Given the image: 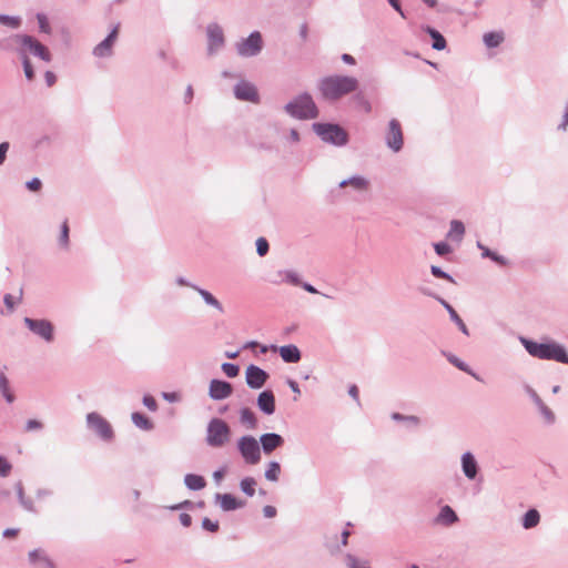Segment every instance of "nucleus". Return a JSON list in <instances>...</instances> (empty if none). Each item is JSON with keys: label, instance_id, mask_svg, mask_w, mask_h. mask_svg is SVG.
Returning <instances> with one entry per match:
<instances>
[{"label": "nucleus", "instance_id": "1", "mask_svg": "<svg viewBox=\"0 0 568 568\" xmlns=\"http://www.w3.org/2000/svg\"><path fill=\"white\" fill-rule=\"evenodd\" d=\"M358 82L353 77L332 75L324 78L320 82V91L327 100H338L342 97L354 92Z\"/></svg>", "mask_w": 568, "mask_h": 568}, {"label": "nucleus", "instance_id": "2", "mask_svg": "<svg viewBox=\"0 0 568 568\" xmlns=\"http://www.w3.org/2000/svg\"><path fill=\"white\" fill-rule=\"evenodd\" d=\"M527 352L540 359H552L562 364H568V355L565 348L556 343H537L523 339Z\"/></svg>", "mask_w": 568, "mask_h": 568}, {"label": "nucleus", "instance_id": "3", "mask_svg": "<svg viewBox=\"0 0 568 568\" xmlns=\"http://www.w3.org/2000/svg\"><path fill=\"white\" fill-rule=\"evenodd\" d=\"M285 109L287 113L298 119H314L317 116V108L308 94L296 98Z\"/></svg>", "mask_w": 568, "mask_h": 568}, {"label": "nucleus", "instance_id": "4", "mask_svg": "<svg viewBox=\"0 0 568 568\" xmlns=\"http://www.w3.org/2000/svg\"><path fill=\"white\" fill-rule=\"evenodd\" d=\"M230 427L227 424L220 419L214 418L210 422L207 427V443L213 447H221L230 439Z\"/></svg>", "mask_w": 568, "mask_h": 568}, {"label": "nucleus", "instance_id": "5", "mask_svg": "<svg viewBox=\"0 0 568 568\" xmlns=\"http://www.w3.org/2000/svg\"><path fill=\"white\" fill-rule=\"evenodd\" d=\"M313 129L325 142L343 145L347 142V133L337 124L314 123Z\"/></svg>", "mask_w": 568, "mask_h": 568}, {"label": "nucleus", "instance_id": "6", "mask_svg": "<svg viewBox=\"0 0 568 568\" xmlns=\"http://www.w3.org/2000/svg\"><path fill=\"white\" fill-rule=\"evenodd\" d=\"M14 40L22 45L21 54L22 52H31L34 55L41 58L42 60L49 62L51 60V54L47 47H44L42 43H40L34 38L27 36V34H17L14 37Z\"/></svg>", "mask_w": 568, "mask_h": 568}, {"label": "nucleus", "instance_id": "7", "mask_svg": "<svg viewBox=\"0 0 568 568\" xmlns=\"http://www.w3.org/2000/svg\"><path fill=\"white\" fill-rule=\"evenodd\" d=\"M239 449L247 464L255 465L261 459L257 440L252 436H244L239 440Z\"/></svg>", "mask_w": 568, "mask_h": 568}, {"label": "nucleus", "instance_id": "8", "mask_svg": "<svg viewBox=\"0 0 568 568\" xmlns=\"http://www.w3.org/2000/svg\"><path fill=\"white\" fill-rule=\"evenodd\" d=\"M88 425L104 440L113 437V429L110 423L98 413H90L87 416Z\"/></svg>", "mask_w": 568, "mask_h": 568}, {"label": "nucleus", "instance_id": "9", "mask_svg": "<svg viewBox=\"0 0 568 568\" xmlns=\"http://www.w3.org/2000/svg\"><path fill=\"white\" fill-rule=\"evenodd\" d=\"M24 324L30 331L44 338L47 342L53 339V325L49 321L26 317Z\"/></svg>", "mask_w": 568, "mask_h": 568}, {"label": "nucleus", "instance_id": "10", "mask_svg": "<svg viewBox=\"0 0 568 568\" xmlns=\"http://www.w3.org/2000/svg\"><path fill=\"white\" fill-rule=\"evenodd\" d=\"M262 49V37L260 32H253L251 36L243 40L237 45V51L241 55L252 57L257 54Z\"/></svg>", "mask_w": 568, "mask_h": 568}, {"label": "nucleus", "instance_id": "11", "mask_svg": "<svg viewBox=\"0 0 568 568\" xmlns=\"http://www.w3.org/2000/svg\"><path fill=\"white\" fill-rule=\"evenodd\" d=\"M387 145L395 152H398L403 146V131L400 123L393 119L389 122V129L386 135Z\"/></svg>", "mask_w": 568, "mask_h": 568}, {"label": "nucleus", "instance_id": "12", "mask_svg": "<svg viewBox=\"0 0 568 568\" xmlns=\"http://www.w3.org/2000/svg\"><path fill=\"white\" fill-rule=\"evenodd\" d=\"M267 377V373L255 365H250L246 368V383L252 388H261Z\"/></svg>", "mask_w": 568, "mask_h": 568}, {"label": "nucleus", "instance_id": "13", "mask_svg": "<svg viewBox=\"0 0 568 568\" xmlns=\"http://www.w3.org/2000/svg\"><path fill=\"white\" fill-rule=\"evenodd\" d=\"M207 37L210 53H213L215 50L220 49L224 43L223 30L217 24H210L207 27Z\"/></svg>", "mask_w": 568, "mask_h": 568}, {"label": "nucleus", "instance_id": "14", "mask_svg": "<svg viewBox=\"0 0 568 568\" xmlns=\"http://www.w3.org/2000/svg\"><path fill=\"white\" fill-rule=\"evenodd\" d=\"M232 394V386L227 382L214 379L210 384V396L214 399H224Z\"/></svg>", "mask_w": 568, "mask_h": 568}, {"label": "nucleus", "instance_id": "15", "mask_svg": "<svg viewBox=\"0 0 568 568\" xmlns=\"http://www.w3.org/2000/svg\"><path fill=\"white\" fill-rule=\"evenodd\" d=\"M119 33V26H116L112 32L100 42L93 50L94 55L97 57H106L111 54L112 45L115 42Z\"/></svg>", "mask_w": 568, "mask_h": 568}, {"label": "nucleus", "instance_id": "16", "mask_svg": "<svg viewBox=\"0 0 568 568\" xmlns=\"http://www.w3.org/2000/svg\"><path fill=\"white\" fill-rule=\"evenodd\" d=\"M235 95L240 100L251 102L257 101V91L255 87L248 82H240L235 87Z\"/></svg>", "mask_w": 568, "mask_h": 568}, {"label": "nucleus", "instance_id": "17", "mask_svg": "<svg viewBox=\"0 0 568 568\" xmlns=\"http://www.w3.org/2000/svg\"><path fill=\"white\" fill-rule=\"evenodd\" d=\"M262 448L265 454H271L274 449L281 447L284 444L282 436L270 433L261 436Z\"/></svg>", "mask_w": 568, "mask_h": 568}, {"label": "nucleus", "instance_id": "18", "mask_svg": "<svg viewBox=\"0 0 568 568\" xmlns=\"http://www.w3.org/2000/svg\"><path fill=\"white\" fill-rule=\"evenodd\" d=\"M257 405L265 414L271 415L275 410V398L271 390H264L258 395Z\"/></svg>", "mask_w": 568, "mask_h": 568}, {"label": "nucleus", "instance_id": "19", "mask_svg": "<svg viewBox=\"0 0 568 568\" xmlns=\"http://www.w3.org/2000/svg\"><path fill=\"white\" fill-rule=\"evenodd\" d=\"M216 499L220 501V506L223 510L230 511L244 506V501L235 498L231 494H217Z\"/></svg>", "mask_w": 568, "mask_h": 568}, {"label": "nucleus", "instance_id": "20", "mask_svg": "<svg viewBox=\"0 0 568 568\" xmlns=\"http://www.w3.org/2000/svg\"><path fill=\"white\" fill-rule=\"evenodd\" d=\"M282 359L286 363H297L301 359L300 349L295 345H285L278 349Z\"/></svg>", "mask_w": 568, "mask_h": 568}, {"label": "nucleus", "instance_id": "21", "mask_svg": "<svg viewBox=\"0 0 568 568\" xmlns=\"http://www.w3.org/2000/svg\"><path fill=\"white\" fill-rule=\"evenodd\" d=\"M462 462L465 475L470 479L475 478L477 474V463L474 456L470 453H466L463 455Z\"/></svg>", "mask_w": 568, "mask_h": 568}, {"label": "nucleus", "instance_id": "22", "mask_svg": "<svg viewBox=\"0 0 568 568\" xmlns=\"http://www.w3.org/2000/svg\"><path fill=\"white\" fill-rule=\"evenodd\" d=\"M437 520L444 525H452L458 520L457 515L455 511L449 507L445 506L442 508Z\"/></svg>", "mask_w": 568, "mask_h": 568}, {"label": "nucleus", "instance_id": "23", "mask_svg": "<svg viewBox=\"0 0 568 568\" xmlns=\"http://www.w3.org/2000/svg\"><path fill=\"white\" fill-rule=\"evenodd\" d=\"M185 485L193 490H200L205 487L206 481L200 475L189 474L185 476Z\"/></svg>", "mask_w": 568, "mask_h": 568}, {"label": "nucleus", "instance_id": "24", "mask_svg": "<svg viewBox=\"0 0 568 568\" xmlns=\"http://www.w3.org/2000/svg\"><path fill=\"white\" fill-rule=\"evenodd\" d=\"M339 185H341V187H345L347 185H351V186H353L356 190L364 191V190H367L368 182L364 178L354 176V178H352L349 180H345V181L341 182Z\"/></svg>", "mask_w": 568, "mask_h": 568}, {"label": "nucleus", "instance_id": "25", "mask_svg": "<svg viewBox=\"0 0 568 568\" xmlns=\"http://www.w3.org/2000/svg\"><path fill=\"white\" fill-rule=\"evenodd\" d=\"M241 423L246 425L248 428L256 427L255 414L250 408H243L241 410Z\"/></svg>", "mask_w": 568, "mask_h": 568}, {"label": "nucleus", "instance_id": "26", "mask_svg": "<svg viewBox=\"0 0 568 568\" xmlns=\"http://www.w3.org/2000/svg\"><path fill=\"white\" fill-rule=\"evenodd\" d=\"M539 513L536 509H530L524 517V527L529 529L535 527L539 523Z\"/></svg>", "mask_w": 568, "mask_h": 568}, {"label": "nucleus", "instance_id": "27", "mask_svg": "<svg viewBox=\"0 0 568 568\" xmlns=\"http://www.w3.org/2000/svg\"><path fill=\"white\" fill-rule=\"evenodd\" d=\"M503 40L504 36L500 32H489L484 36V42L489 48L499 45Z\"/></svg>", "mask_w": 568, "mask_h": 568}, {"label": "nucleus", "instance_id": "28", "mask_svg": "<svg viewBox=\"0 0 568 568\" xmlns=\"http://www.w3.org/2000/svg\"><path fill=\"white\" fill-rule=\"evenodd\" d=\"M428 33L434 40L433 48L435 50H444L446 48V40L438 31L429 28Z\"/></svg>", "mask_w": 568, "mask_h": 568}, {"label": "nucleus", "instance_id": "29", "mask_svg": "<svg viewBox=\"0 0 568 568\" xmlns=\"http://www.w3.org/2000/svg\"><path fill=\"white\" fill-rule=\"evenodd\" d=\"M132 420L133 423L142 428V429H151L152 428V423L150 422V419L144 416L143 414H140V413H133L132 414Z\"/></svg>", "mask_w": 568, "mask_h": 568}, {"label": "nucleus", "instance_id": "30", "mask_svg": "<svg viewBox=\"0 0 568 568\" xmlns=\"http://www.w3.org/2000/svg\"><path fill=\"white\" fill-rule=\"evenodd\" d=\"M281 474V466L276 462H272L268 465V468L265 471V477L267 480L276 481L278 479V476Z\"/></svg>", "mask_w": 568, "mask_h": 568}, {"label": "nucleus", "instance_id": "31", "mask_svg": "<svg viewBox=\"0 0 568 568\" xmlns=\"http://www.w3.org/2000/svg\"><path fill=\"white\" fill-rule=\"evenodd\" d=\"M197 292L209 305L215 307L220 312L223 311L221 303L210 292L202 288H197Z\"/></svg>", "mask_w": 568, "mask_h": 568}, {"label": "nucleus", "instance_id": "32", "mask_svg": "<svg viewBox=\"0 0 568 568\" xmlns=\"http://www.w3.org/2000/svg\"><path fill=\"white\" fill-rule=\"evenodd\" d=\"M255 485L256 481L252 477H246L241 480V489L250 497H252L255 494Z\"/></svg>", "mask_w": 568, "mask_h": 568}, {"label": "nucleus", "instance_id": "33", "mask_svg": "<svg viewBox=\"0 0 568 568\" xmlns=\"http://www.w3.org/2000/svg\"><path fill=\"white\" fill-rule=\"evenodd\" d=\"M465 233L464 224L460 221H452L450 223V230H449V236L456 237L457 240H460Z\"/></svg>", "mask_w": 568, "mask_h": 568}, {"label": "nucleus", "instance_id": "34", "mask_svg": "<svg viewBox=\"0 0 568 568\" xmlns=\"http://www.w3.org/2000/svg\"><path fill=\"white\" fill-rule=\"evenodd\" d=\"M0 390L9 403L13 402V395L9 389L8 378L3 373H0Z\"/></svg>", "mask_w": 568, "mask_h": 568}, {"label": "nucleus", "instance_id": "35", "mask_svg": "<svg viewBox=\"0 0 568 568\" xmlns=\"http://www.w3.org/2000/svg\"><path fill=\"white\" fill-rule=\"evenodd\" d=\"M445 306H446L447 311L449 312L452 320L459 326V328L463 331V333L468 335V329H467L465 323L463 322V320L456 313V311L449 304H445Z\"/></svg>", "mask_w": 568, "mask_h": 568}, {"label": "nucleus", "instance_id": "36", "mask_svg": "<svg viewBox=\"0 0 568 568\" xmlns=\"http://www.w3.org/2000/svg\"><path fill=\"white\" fill-rule=\"evenodd\" d=\"M22 298V290H19L18 295L13 296L11 294H7L4 296V304L9 312H12L16 304H18Z\"/></svg>", "mask_w": 568, "mask_h": 568}, {"label": "nucleus", "instance_id": "37", "mask_svg": "<svg viewBox=\"0 0 568 568\" xmlns=\"http://www.w3.org/2000/svg\"><path fill=\"white\" fill-rule=\"evenodd\" d=\"M21 58H22V64H23L24 74H26L27 79L29 81H31V80L34 79V70L32 68L31 61L27 57V54H24V52H22V57Z\"/></svg>", "mask_w": 568, "mask_h": 568}, {"label": "nucleus", "instance_id": "38", "mask_svg": "<svg viewBox=\"0 0 568 568\" xmlns=\"http://www.w3.org/2000/svg\"><path fill=\"white\" fill-rule=\"evenodd\" d=\"M0 23L16 29L20 26V19L17 17L0 14Z\"/></svg>", "mask_w": 568, "mask_h": 568}, {"label": "nucleus", "instance_id": "39", "mask_svg": "<svg viewBox=\"0 0 568 568\" xmlns=\"http://www.w3.org/2000/svg\"><path fill=\"white\" fill-rule=\"evenodd\" d=\"M222 371L224 372V374L227 376V377H236L239 375V366L235 365V364H231V363H224L222 365Z\"/></svg>", "mask_w": 568, "mask_h": 568}, {"label": "nucleus", "instance_id": "40", "mask_svg": "<svg viewBox=\"0 0 568 568\" xmlns=\"http://www.w3.org/2000/svg\"><path fill=\"white\" fill-rule=\"evenodd\" d=\"M346 564L348 568H368L366 561H361L352 555L346 556Z\"/></svg>", "mask_w": 568, "mask_h": 568}, {"label": "nucleus", "instance_id": "41", "mask_svg": "<svg viewBox=\"0 0 568 568\" xmlns=\"http://www.w3.org/2000/svg\"><path fill=\"white\" fill-rule=\"evenodd\" d=\"M256 251L258 255L264 256L268 251V243L264 237H258L256 241Z\"/></svg>", "mask_w": 568, "mask_h": 568}, {"label": "nucleus", "instance_id": "42", "mask_svg": "<svg viewBox=\"0 0 568 568\" xmlns=\"http://www.w3.org/2000/svg\"><path fill=\"white\" fill-rule=\"evenodd\" d=\"M60 242L63 246H67L69 242V225L67 221H64L61 226Z\"/></svg>", "mask_w": 568, "mask_h": 568}, {"label": "nucleus", "instance_id": "43", "mask_svg": "<svg viewBox=\"0 0 568 568\" xmlns=\"http://www.w3.org/2000/svg\"><path fill=\"white\" fill-rule=\"evenodd\" d=\"M202 526H203L204 529H206V530H209L211 532H215L219 529V523L217 521H212L209 518H204L203 519Z\"/></svg>", "mask_w": 568, "mask_h": 568}, {"label": "nucleus", "instance_id": "44", "mask_svg": "<svg viewBox=\"0 0 568 568\" xmlns=\"http://www.w3.org/2000/svg\"><path fill=\"white\" fill-rule=\"evenodd\" d=\"M11 470V465L3 457H0V475L8 476Z\"/></svg>", "mask_w": 568, "mask_h": 568}, {"label": "nucleus", "instance_id": "45", "mask_svg": "<svg viewBox=\"0 0 568 568\" xmlns=\"http://www.w3.org/2000/svg\"><path fill=\"white\" fill-rule=\"evenodd\" d=\"M38 21H39L40 30L44 33H49L50 26H49L47 18L43 14H38Z\"/></svg>", "mask_w": 568, "mask_h": 568}, {"label": "nucleus", "instance_id": "46", "mask_svg": "<svg viewBox=\"0 0 568 568\" xmlns=\"http://www.w3.org/2000/svg\"><path fill=\"white\" fill-rule=\"evenodd\" d=\"M432 274L438 278H444L450 282L453 281V278L447 273L443 272L438 266H432Z\"/></svg>", "mask_w": 568, "mask_h": 568}, {"label": "nucleus", "instance_id": "47", "mask_svg": "<svg viewBox=\"0 0 568 568\" xmlns=\"http://www.w3.org/2000/svg\"><path fill=\"white\" fill-rule=\"evenodd\" d=\"M434 248H435V251H436V253H437L438 255H445V254H447V253H449V252H450V247H449V245H448V244H446V243H443V242H442V243H436V244L434 245Z\"/></svg>", "mask_w": 568, "mask_h": 568}, {"label": "nucleus", "instance_id": "48", "mask_svg": "<svg viewBox=\"0 0 568 568\" xmlns=\"http://www.w3.org/2000/svg\"><path fill=\"white\" fill-rule=\"evenodd\" d=\"M41 186H42V183H41V181H40L39 179H37V178L32 179L31 181H29V182L27 183V187H28L30 191H32V192H37V191H39V190L41 189Z\"/></svg>", "mask_w": 568, "mask_h": 568}, {"label": "nucleus", "instance_id": "49", "mask_svg": "<svg viewBox=\"0 0 568 568\" xmlns=\"http://www.w3.org/2000/svg\"><path fill=\"white\" fill-rule=\"evenodd\" d=\"M40 428H42V423L37 419L28 420L27 426H26V430H28V432L37 430Z\"/></svg>", "mask_w": 568, "mask_h": 568}, {"label": "nucleus", "instance_id": "50", "mask_svg": "<svg viewBox=\"0 0 568 568\" xmlns=\"http://www.w3.org/2000/svg\"><path fill=\"white\" fill-rule=\"evenodd\" d=\"M143 403L149 409H151V410L156 409V402L152 396H144Z\"/></svg>", "mask_w": 568, "mask_h": 568}, {"label": "nucleus", "instance_id": "51", "mask_svg": "<svg viewBox=\"0 0 568 568\" xmlns=\"http://www.w3.org/2000/svg\"><path fill=\"white\" fill-rule=\"evenodd\" d=\"M8 150H9L8 142L0 143V165L4 162Z\"/></svg>", "mask_w": 568, "mask_h": 568}, {"label": "nucleus", "instance_id": "52", "mask_svg": "<svg viewBox=\"0 0 568 568\" xmlns=\"http://www.w3.org/2000/svg\"><path fill=\"white\" fill-rule=\"evenodd\" d=\"M484 256H488L499 264H505L504 257L498 256L497 254L490 252L488 248H485Z\"/></svg>", "mask_w": 568, "mask_h": 568}, {"label": "nucleus", "instance_id": "53", "mask_svg": "<svg viewBox=\"0 0 568 568\" xmlns=\"http://www.w3.org/2000/svg\"><path fill=\"white\" fill-rule=\"evenodd\" d=\"M44 78H45V82H47L48 87H52L57 81L55 74L51 71H47L44 74Z\"/></svg>", "mask_w": 568, "mask_h": 568}, {"label": "nucleus", "instance_id": "54", "mask_svg": "<svg viewBox=\"0 0 568 568\" xmlns=\"http://www.w3.org/2000/svg\"><path fill=\"white\" fill-rule=\"evenodd\" d=\"M29 557H30V559H31V561H32V562H39V564H41V562H42V558H44V557L41 555V552H40V551H38V550L31 551V552L29 554Z\"/></svg>", "mask_w": 568, "mask_h": 568}, {"label": "nucleus", "instance_id": "55", "mask_svg": "<svg viewBox=\"0 0 568 568\" xmlns=\"http://www.w3.org/2000/svg\"><path fill=\"white\" fill-rule=\"evenodd\" d=\"M263 514H264L265 517L272 518V517H274L276 515V509L273 506H265L263 508Z\"/></svg>", "mask_w": 568, "mask_h": 568}, {"label": "nucleus", "instance_id": "56", "mask_svg": "<svg viewBox=\"0 0 568 568\" xmlns=\"http://www.w3.org/2000/svg\"><path fill=\"white\" fill-rule=\"evenodd\" d=\"M180 521L184 527H189L192 524V518L189 514H181L180 515Z\"/></svg>", "mask_w": 568, "mask_h": 568}, {"label": "nucleus", "instance_id": "57", "mask_svg": "<svg viewBox=\"0 0 568 568\" xmlns=\"http://www.w3.org/2000/svg\"><path fill=\"white\" fill-rule=\"evenodd\" d=\"M19 530L13 528H8L3 531V536L6 538H14L18 535Z\"/></svg>", "mask_w": 568, "mask_h": 568}, {"label": "nucleus", "instance_id": "58", "mask_svg": "<svg viewBox=\"0 0 568 568\" xmlns=\"http://www.w3.org/2000/svg\"><path fill=\"white\" fill-rule=\"evenodd\" d=\"M342 60L348 64H355V59L351 54H343Z\"/></svg>", "mask_w": 568, "mask_h": 568}, {"label": "nucleus", "instance_id": "59", "mask_svg": "<svg viewBox=\"0 0 568 568\" xmlns=\"http://www.w3.org/2000/svg\"><path fill=\"white\" fill-rule=\"evenodd\" d=\"M349 395L354 398V399H358V388L357 386L353 385L351 388H349Z\"/></svg>", "mask_w": 568, "mask_h": 568}, {"label": "nucleus", "instance_id": "60", "mask_svg": "<svg viewBox=\"0 0 568 568\" xmlns=\"http://www.w3.org/2000/svg\"><path fill=\"white\" fill-rule=\"evenodd\" d=\"M307 24H302L301 26V29H300V34L302 37L303 40H306L307 39Z\"/></svg>", "mask_w": 568, "mask_h": 568}, {"label": "nucleus", "instance_id": "61", "mask_svg": "<svg viewBox=\"0 0 568 568\" xmlns=\"http://www.w3.org/2000/svg\"><path fill=\"white\" fill-rule=\"evenodd\" d=\"M40 565L42 568H54V565L48 558H42V562Z\"/></svg>", "mask_w": 568, "mask_h": 568}, {"label": "nucleus", "instance_id": "62", "mask_svg": "<svg viewBox=\"0 0 568 568\" xmlns=\"http://www.w3.org/2000/svg\"><path fill=\"white\" fill-rule=\"evenodd\" d=\"M303 288L305 291L310 292V293H313V294L317 293L316 288L313 287L312 285L307 284V283L303 284Z\"/></svg>", "mask_w": 568, "mask_h": 568}, {"label": "nucleus", "instance_id": "63", "mask_svg": "<svg viewBox=\"0 0 568 568\" xmlns=\"http://www.w3.org/2000/svg\"><path fill=\"white\" fill-rule=\"evenodd\" d=\"M213 476H214V479L219 481V480H221V479L223 478V476H224V470H216V471L213 474Z\"/></svg>", "mask_w": 568, "mask_h": 568}, {"label": "nucleus", "instance_id": "64", "mask_svg": "<svg viewBox=\"0 0 568 568\" xmlns=\"http://www.w3.org/2000/svg\"><path fill=\"white\" fill-rule=\"evenodd\" d=\"M564 119L562 128L565 129L568 125V106L566 108Z\"/></svg>", "mask_w": 568, "mask_h": 568}]
</instances>
